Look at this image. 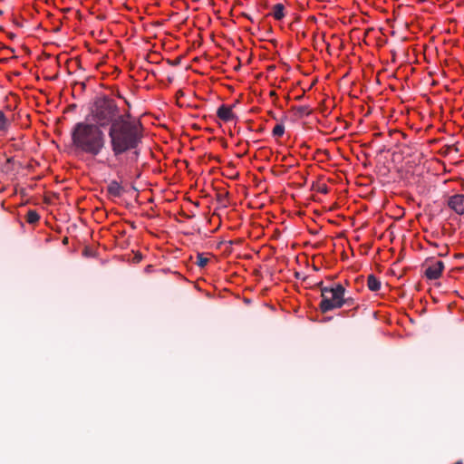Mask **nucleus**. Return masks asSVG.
I'll return each instance as SVG.
<instances>
[{"label":"nucleus","instance_id":"3","mask_svg":"<svg viewBox=\"0 0 464 464\" xmlns=\"http://www.w3.org/2000/svg\"><path fill=\"white\" fill-rule=\"evenodd\" d=\"M104 131L92 121L78 122L72 130V144L81 151L97 155L105 143Z\"/></svg>","mask_w":464,"mask_h":464},{"label":"nucleus","instance_id":"7","mask_svg":"<svg viewBox=\"0 0 464 464\" xmlns=\"http://www.w3.org/2000/svg\"><path fill=\"white\" fill-rule=\"evenodd\" d=\"M218 117L225 122L231 121L236 119V115L232 111V107L227 105H221L217 111Z\"/></svg>","mask_w":464,"mask_h":464},{"label":"nucleus","instance_id":"2","mask_svg":"<svg viewBox=\"0 0 464 464\" xmlns=\"http://www.w3.org/2000/svg\"><path fill=\"white\" fill-rule=\"evenodd\" d=\"M101 86L102 89L88 104L86 121L108 132L111 150L116 153V92L112 85L102 83Z\"/></svg>","mask_w":464,"mask_h":464},{"label":"nucleus","instance_id":"15","mask_svg":"<svg viewBox=\"0 0 464 464\" xmlns=\"http://www.w3.org/2000/svg\"><path fill=\"white\" fill-rule=\"evenodd\" d=\"M114 185H116V181H111V185L109 186V193L114 197L116 196V188L114 187Z\"/></svg>","mask_w":464,"mask_h":464},{"label":"nucleus","instance_id":"13","mask_svg":"<svg viewBox=\"0 0 464 464\" xmlns=\"http://www.w3.org/2000/svg\"><path fill=\"white\" fill-rule=\"evenodd\" d=\"M208 258L203 256L202 255H198L196 264L198 266L204 267L208 264Z\"/></svg>","mask_w":464,"mask_h":464},{"label":"nucleus","instance_id":"5","mask_svg":"<svg viewBox=\"0 0 464 464\" xmlns=\"http://www.w3.org/2000/svg\"><path fill=\"white\" fill-rule=\"evenodd\" d=\"M444 269V263L441 260H430L426 262L425 276L430 280L440 277Z\"/></svg>","mask_w":464,"mask_h":464},{"label":"nucleus","instance_id":"16","mask_svg":"<svg viewBox=\"0 0 464 464\" xmlns=\"http://www.w3.org/2000/svg\"><path fill=\"white\" fill-rule=\"evenodd\" d=\"M141 260V256L139 253L134 254L133 262L139 263Z\"/></svg>","mask_w":464,"mask_h":464},{"label":"nucleus","instance_id":"9","mask_svg":"<svg viewBox=\"0 0 464 464\" xmlns=\"http://www.w3.org/2000/svg\"><path fill=\"white\" fill-rule=\"evenodd\" d=\"M367 286L371 291H378L381 288V282L373 275H370L367 278Z\"/></svg>","mask_w":464,"mask_h":464},{"label":"nucleus","instance_id":"8","mask_svg":"<svg viewBox=\"0 0 464 464\" xmlns=\"http://www.w3.org/2000/svg\"><path fill=\"white\" fill-rule=\"evenodd\" d=\"M271 14L276 20H281L285 17V6L282 4H276L273 6Z\"/></svg>","mask_w":464,"mask_h":464},{"label":"nucleus","instance_id":"1","mask_svg":"<svg viewBox=\"0 0 464 464\" xmlns=\"http://www.w3.org/2000/svg\"><path fill=\"white\" fill-rule=\"evenodd\" d=\"M129 108L128 101L118 93V163L132 165L140 156L144 130Z\"/></svg>","mask_w":464,"mask_h":464},{"label":"nucleus","instance_id":"14","mask_svg":"<svg viewBox=\"0 0 464 464\" xmlns=\"http://www.w3.org/2000/svg\"><path fill=\"white\" fill-rule=\"evenodd\" d=\"M93 255H94V251L92 248L88 247V246L84 247L83 256L90 257V256H93Z\"/></svg>","mask_w":464,"mask_h":464},{"label":"nucleus","instance_id":"4","mask_svg":"<svg viewBox=\"0 0 464 464\" xmlns=\"http://www.w3.org/2000/svg\"><path fill=\"white\" fill-rule=\"evenodd\" d=\"M345 288L343 285L334 283L329 286L321 288L320 309L323 313L339 309L343 306L355 307V300L352 296L345 295Z\"/></svg>","mask_w":464,"mask_h":464},{"label":"nucleus","instance_id":"6","mask_svg":"<svg viewBox=\"0 0 464 464\" xmlns=\"http://www.w3.org/2000/svg\"><path fill=\"white\" fill-rule=\"evenodd\" d=\"M448 205L456 213L459 215L464 214V195L457 194L450 197Z\"/></svg>","mask_w":464,"mask_h":464},{"label":"nucleus","instance_id":"12","mask_svg":"<svg viewBox=\"0 0 464 464\" xmlns=\"http://www.w3.org/2000/svg\"><path fill=\"white\" fill-rule=\"evenodd\" d=\"M285 133V126L283 124H276L273 130H272V134L274 137H276V138H280L284 135Z\"/></svg>","mask_w":464,"mask_h":464},{"label":"nucleus","instance_id":"11","mask_svg":"<svg viewBox=\"0 0 464 464\" xmlns=\"http://www.w3.org/2000/svg\"><path fill=\"white\" fill-rule=\"evenodd\" d=\"M11 125V121L7 119L5 114L0 111V131H5Z\"/></svg>","mask_w":464,"mask_h":464},{"label":"nucleus","instance_id":"17","mask_svg":"<svg viewBox=\"0 0 464 464\" xmlns=\"http://www.w3.org/2000/svg\"><path fill=\"white\" fill-rule=\"evenodd\" d=\"M3 14V12H2V11H0V14Z\"/></svg>","mask_w":464,"mask_h":464},{"label":"nucleus","instance_id":"10","mask_svg":"<svg viewBox=\"0 0 464 464\" xmlns=\"http://www.w3.org/2000/svg\"><path fill=\"white\" fill-rule=\"evenodd\" d=\"M40 219V215L36 210H29L25 216V220L29 224H35Z\"/></svg>","mask_w":464,"mask_h":464}]
</instances>
